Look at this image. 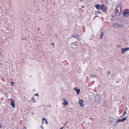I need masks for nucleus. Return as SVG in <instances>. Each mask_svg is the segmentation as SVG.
<instances>
[{
	"label": "nucleus",
	"instance_id": "ddd939ff",
	"mask_svg": "<svg viewBox=\"0 0 129 129\" xmlns=\"http://www.w3.org/2000/svg\"><path fill=\"white\" fill-rule=\"evenodd\" d=\"M77 94H79V93L80 92V90L79 89H78L76 91Z\"/></svg>",
	"mask_w": 129,
	"mask_h": 129
},
{
	"label": "nucleus",
	"instance_id": "c756f323",
	"mask_svg": "<svg viewBox=\"0 0 129 129\" xmlns=\"http://www.w3.org/2000/svg\"><path fill=\"white\" fill-rule=\"evenodd\" d=\"M2 126L0 125V127L2 128Z\"/></svg>",
	"mask_w": 129,
	"mask_h": 129
},
{
	"label": "nucleus",
	"instance_id": "bb28decb",
	"mask_svg": "<svg viewBox=\"0 0 129 129\" xmlns=\"http://www.w3.org/2000/svg\"><path fill=\"white\" fill-rule=\"evenodd\" d=\"M35 95H36L37 96H38L39 95L37 94H36Z\"/></svg>",
	"mask_w": 129,
	"mask_h": 129
},
{
	"label": "nucleus",
	"instance_id": "b1692460",
	"mask_svg": "<svg viewBox=\"0 0 129 129\" xmlns=\"http://www.w3.org/2000/svg\"><path fill=\"white\" fill-rule=\"evenodd\" d=\"M108 73L110 74V71H108L107 72Z\"/></svg>",
	"mask_w": 129,
	"mask_h": 129
},
{
	"label": "nucleus",
	"instance_id": "72a5a7b5",
	"mask_svg": "<svg viewBox=\"0 0 129 129\" xmlns=\"http://www.w3.org/2000/svg\"><path fill=\"white\" fill-rule=\"evenodd\" d=\"M33 98V100H34V98Z\"/></svg>",
	"mask_w": 129,
	"mask_h": 129
},
{
	"label": "nucleus",
	"instance_id": "c9c22d12",
	"mask_svg": "<svg viewBox=\"0 0 129 129\" xmlns=\"http://www.w3.org/2000/svg\"><path fill=\"white\" fill-rule=\"evenodd\" d=\"M114 75V74H113V76Z\"/></svg>",
	"mask_w": 129,
	"mask_h": 129
},
{
	"label": "nucleus",
	"instance_id": "2f4dec72",
	"mask_svg": "<svg viewBox=\"0 0 129 129\" xmlns=\"http://www.w3.org/2000/svg\"><path fill=\"white\" fill-rule=\"evenodd\" d=\"M123 98L124 99V96H123Z\"/></svg>",
	"mask_w": 129,
	"mask_h": 129
},
{
	"label": "nucleus",
	"instance_id": "7c9ffc66",
	"mask_svg": "<svg viewBox=\"0 0 129 129\" xmlns=\"http://www.w3.org/2000/svg\"><path fill=\"white\" fill-rule=\"evenodd\" d=\"M97 16H95L94 17V18L95 17H97Z\"/></svg>",
	"mask_w": 129,
	"mask_h": 129
},
{
	"label": "nucleus",
	"instance_id": "cd10ccee",
	"mask_svg": "<svg viewBox=\"0 0 129 129\" xmlns=\"http://www.w3.org/2000/svg\"><path fill=\"white\" fill-rule=\"evenodd\" d=\"M64 127V126L62 127H61L60 128V129H63V127Z\"/></svg>",
	"mask_w": 129,
	"mask_h": 129
},
{
	"label": "nucleus",
	"instance_id": "f704fd0d",
	"mask_svg": "<svg viewBox=\"0 0 129 129\" xmlns=\"http://www.w3.org/2000/svg\"><path fill=\"white\" fill-rule=\"evenodd\" d=\"M36 102V101H34V102Z\"/></svg>",
	"mask_w": 129,
	"mask_h": 129
},
{
	"label": "nucleus",
	"instance_id": "a878e982",
	"mask_svg": "<svg viewBox=\"0 0 129 129\" xmlns=\"http://www.w3.org/2000/svg\"><path fill=\"white\" fill-rule=\"evenodd\" d=\"M51 44L53 45V47H54V44L53 43H51Z\"/></svg>",
	"mask_w": 129,
	"mask_h": 129
},
{
	"label": "nucleus",
	"instance_id": "aec40b11",
	"mask_svg": "<svg viewBox=\"0 0 129 129\" xmlns=\"http://www.w3.org/2000/svg\"><path fill=\"white\" fill-rule=\"evenodd\" d=\"M77 88L76 87H75L74 88V90L75 91H76V90H77Z\"/></svg>",
	"mask_w": 129,
	"mask_h": 129
},
{
	"label": "nucleus",
	"instance_id": "f8f14e48",
	"mask_svg": "<svg viewBox=\"0 0 129 129\" xmlns=\"http://www.w3.org/2000/svg\"><path fill=\"white\" fill-rule=\"evenodd\" d=\"M114 26L115 27H119V24H118L115 23L114 24Z\"/></svg>",
	"mask_w": 129,
	"mask_h": 129
},
{
	"label": "nucleus",
	"instance_id": "0eeeda50",
	"mask_svg": "<svg viewBox=\"0 0 129 129\" xmlns=\"http://www.w3.org/2000/svg\"><path fill=\"white\" fill-rule=\"evenodd\" d=\"M127 119V117H125L123 118L122 119H118L116 121V122L117 123L119 122H123L125 121Z\"/></svg>",
	"mask_w": 129,
	"mask_h": 129
},
{
	"label": "nucleus",
	"instance_id": "9d476101",
	"mask_svg": "<svg viewBox=\"0 0 129 129\" xmlns=\"http://www.w3.org/2000/svg\"><path fill=\"white\" fill-rule=\"evenodd\" d=\"M11 105L13 108H14L15 107V104L14 103V102H11Z\"/></svg>",
	"mask_w": 129,
	"mask_h": 129
},
{
	"label": "nucleus",
	"instance_id": "423d86ee",
	"mask_svg": "<svg viewBox=\"0 0 129 129\" xmlns=\"http://www.w3.org/2000/svg\"><path fill=\"white\" fill-rule=\"evenodd\" d=\"M100 95H96L95 97V101L96 102H98L100 99Z\"/></svg>",
	"mask_w": 129,
	"mask_h": 129
},
{
	"label": "nucleus",
	"instance_id": "393cba45",
	"mask_svg": "<svg viewBox=\"0 0 129 129\" xmlns=\"http://www.w3.org/2000/svg\"><path fill=\"white\" fill-rule=\"evenodd\" d=\"M84 6L83 5L81 7L82 8H84Z\"/></svg>",
	"mask_w": 129,
	"mask_h": 129
},
{
	"label": "nucleus",
	"instance_id": "5701e85b",
	"mask_svg": "<svg viewBox=\"0 0 129 129\" xmlns=\"http://www.w3.org/2000/svg\"><path fill=\"white\" fill-rule=\"evenodd\" d=\"M11 102H14V101L13 100V99H11Z\"/></svg>",
	"mask_w": 129,
	"mask_h": 129
},
{
	"label": "nucleus",
	"instance_id": "7ed1b4c3",
	"mask_svg": "<svg viewBox=\"0 0 129 129\" xmlns=\"http://www.w3.org/2000/svg\"><path fill=\"white\" fill-rule=\"evenodd\" d=\"M84 101L83 100L81 99L80 98L79 99V104L80 106L82 108H83L84 107V105L83 104Z\"/></svg>",
	"mask_w": 129,
	"mask_h": 129
},
{
	"label": "nucleus",
	"instance_id": "e433bc0d",
	"mask_svg": "<svg viewBox=\"0 0 129 129\" xmlns=\"http://www.w3.org/2000/svg\"><path fill=\"white\" fill-rule=\"evenodd\" d=\"M81 1H83V0H81Z\"/></svg>",
	"mask_w": 129,
	"mask_h": 129
},
{
	"label": "nucleus",
	"instance_id": "2eb2a0df",
	"mask_svg": "<svg viewBox=\"0 0 129 129\" xmlns=\"http://www.w3.org/2000/svg\"><path fill=\"white\" fill-rule=\"evenodd\" d=\"M103 36V32H102V33L101 35L100 36V39H102V38Z\"/></svg>",
	"mask_w": 129,
	"mask_h": 129
},
{
	"label": "nucleus",
	"instance_id": "dca6fc26",
	"mask_svg": "<svg viewBox=\"0 0 129 129\" xmlns=\"http://www.w3.org/2000/svg\"><path fill=\"white\" fill-rule=\"evenodd\" d=\"M126 112L125 111H124L123 113V116H124L126 114Z\"/></svg>",
	"mask_w": 129,
	"mask_h": 129
},
{
	"label": "nucleus",
	"instance_id": "4468645a",
	"mask_svg": "<svg viewBox=\"0 0 129 129\" xmlns=\"http://www.w3.org/2000/svg\"><path fill=\"white\" fill-rule=\"evenodd\" d=\"M124 27V26L123 25L119 24V27L123 28V27Z\"/></svg>",
	"mask_w": 129,
	"mask_h": 129
},
{
	"label": "nucleus",
	"instance_id": "39448f33",
	"mask_svg": "<svg viewBox=\"0 0 129 129\" xmlns=\"http://www.w3.org/2000/svg\"><path fill=\"white\" fill-rule=\"evenodd\" d=\"M124 16L127 17L129 16V10H126L123 12Z\"/></svg>",
	"mask_w": 129,
	"mask_h": 129
},
{
	"label": "nucleus",
	"instance_id": "1a4fd4ad",
	"mask_svg": "<svg viewBox=\"0 0 129 129\" xmlns=\"http://www.w3.org/2000/svg\"><path fill=\"white\" fill-rule=\"evenodd\" d=\"M101 5H95V7L97 9L99 10L101 9Z\"/></svg>",
	"mask_w": 129,
	"mask_h": 129
},
{
	"label": "nucleus",
	"instance_id": "a211bd4d",
	"mask_svg": "<svg viewBox=\"0 0 129 129\" xmlns=\"http://www.w3.org/2000/svg\"><path fill=\"white\" fill-rule=\"evenodd\" d=\"M100 13V12H99V11H97V12H95V14H99Z\"/></svg>",
	"mask_w": 129,
	"mask_h": 129
},
{
	"label": "nucleus",
	"instance_id": "6ab92c4d",
	"mask_svg": "<svg viewBox=\"0 0 129 129\" xmlns=\"http://www.w3.org/2000/svg\"><path fill=\"white\" fill-rule=\"evenodd\" d=\"M45 121H46V124H48V121H47V120L46 119H45Z\"/></svg>",
	"mask_w": 129,
	"mask_h": 129
},
{
	"label": "nucleus",
	"instance_id": "6e6552de",
	"mask_svg": "<svg viewBox=\"0 0 129 129\" xmlns=\"http://www.w3.org/2000/svg\"><path fill=\"white\" fill-rule=\"evenodd\" d=\"M129 51V48L127 47L125 48H122L121 49L122 54L124 53L126 51Z\"/></svg>",
	"mask_w": 129,
	"mask_h": 129
},
{
	"label": "nucleus",
	"instance_id": "f257e3e1",
	"mask_svg": "<svg viewBox=\"0 0 129 129\" xmlns=\"http://www.w3.org/2000/svg\"><path fill=\"white\" fill-rule=\"evenodd\" d=\"M122 8V4L119 3L116 8L115 14L116 16H119L121 14Z\"/></svg>",
	"mask_w": 129,
	"mask_h": 129
},
{
	"label": "nucleus",
	"instance_id": "412c9836",
	"mask_svg": "<svg viewBox=\"0 0 129 129\" xmlns=\"http://www.w3.org/2000/svg\"><path fill=\"white\" fill-rule=\"evenodd\" d=\"M45 119H45V118H42V120H43V121H42V123H43V121L44 120H45Z\"/></svg>",
	"mask_w": 129,
	"mask_h": 129
},
{
	"label": "nucleus",
	"instance_id": "9b49d317",
	"mask_svg": "<svg viewBox=\"0 0 129 129\" xmlns=\"http://www.w3.org/2000/svg\"><path fill=\"white\" fill-rule=\"evenodd\" d=\"M74 37L76 38L78 40H80V36L78 35H76V36H74Z\"/></svg>",
	"mask_w": 129,
	"mask_h": 129
},
{
	"label": "nucleus",
	"instance_id": "c85d7f7f",
	"mask_svg": "<svg viewBox=\"0 0 129 129\" xmlns=\"http://www.w3.org/2000/svg\"><path fill=\"white\" fill-rule=\"evenodd\" d=\"M23 128L24 129H26V127H24Z\"/></svg>",
	"mask_w": 129,
	"mask_h": 129
},
{
	"label": "nucleus",
	"instance_id": "20e7f679",
	"mask_svg": "<svg viewBox=\"0 0 129 129\" xmlns=\"http://www.w3.org/2000/svg\"><path fill=\"white\" fill-rule=\"evenodd\" d=\"M63 102L62 104L63 106H67L69 104L68 102L65 99H62Z\"/></svg>",
	"mask_w": 129,
	"mask_h": 129
},
{
	"label": "nucleus",
	"instance_id": "f03ea898",
	"mask_svg": "<svg viewBox=\"0 0 129 129\" xmlns=\"http://www.w3.org/2000/svg\"><path fill=\"white\" fill-rule=\"evenodd\" d=\"M101 10H102L104 12H106L107 10V7L104 4L101 5Z\"/></svg>",
	"mask_w": 129,
	"mask_h": 129
},
{
	"label": "nucleus",
	"instance_id": "473e14b6",
	"mask_svg": "<svg viewBox=\"0 0 129 129\" xmlns=\"http://www.w3.org/2000/svg\"><path fill=\"white\" fill-rule=\"evenodd\" d=\"M38 30H39V28H38Z\"/></svg>",
	"mask_w": 129,
	"mask_h": 129
},
{
	"label": "nucleus",
	"instance_id": "4be33fe9",
	"mask_svg": "<svg viewBox=\"0 0 129 129\" xmlns=\"http://www.w3.org/2000/svg\"><path fill=\"white\" fill-rule=\"evenodd\" d=\"M41 128L42 129H44V128L43 127H42V125L41 126Z\"/></svg>",
	"mask_w": 129,
	"mask_h": 129
},
{
	"label": "nucleus",
	"instance_id": "f3484780",
	"mask_svg": "<svg viewBox=\"0 0 129 129\" xmlns=\"http://www.w3.org/2000/svg\"><path fill=\"white\" fill-rule=\"evenodd\" d=\"M11 83L12 85H14V83L13 82H12Z\"/></svg>",
	"mask_w": 129,
	"mask_h": 129
}]
</instances>
